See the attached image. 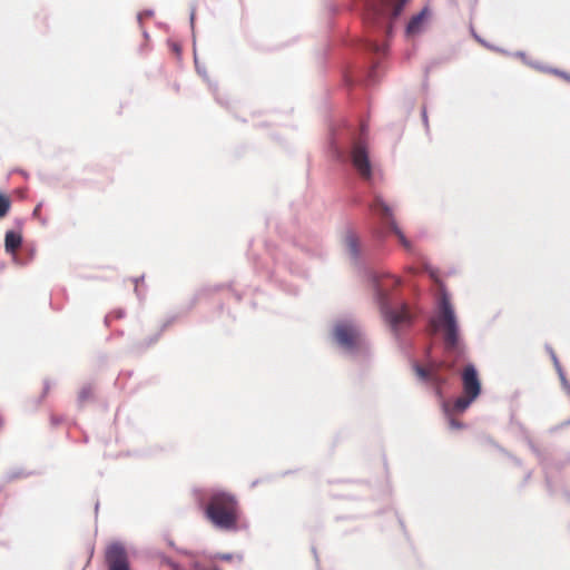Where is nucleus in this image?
<instances>
[{"instance_id":"nucleus-2","label":"nucleus","mask_w":570,"mask_h":570,"mask_svg":"<svg viewBox=\"0 0 570 570\" xmlns=\"http://www.w3.org/2000/svg\"><path fill=\"white\" fill-rule=\"evenodd\" d=\"M434 331H442L444 334V344L448 353L459 350V333L458 323L454 309L446 295H443L440 301L439 313L432 320Z\"/></svg>"},{"instance_id":"nucleus-3","label":"nucleus","mask_w":570,"mask_h":570,"mask_svg":"<svg viewBox=\"0 0 570 570\" xmlns=\"http://www.w3.org/2000/svg\"><path fill=\"white\" fill-rule=\"evenodd\" d=\"M399 283V279L393 276H389L376 283V294L382 305V313L394 333H397L411 324V315L406 306L400 309H390L386 307L387 289L396 287Z\"/></svg>"},{"instance_id":"nucleus-17","label":"nucleus","mask_w":570,"mask_h":570,"mask_svg":"<svg viewBox=\"0 0 570 570\" xmlns=\"http://www.w3.org/2000/svg\"><path fill=\"white\" fill-rule=\"evenodd\" d=\"M444 415L448 419V423H449L450 429H452V430H461V429L464 428L463 422H461V421H459V420H456L454 417L455 414H444Z\"/></svg>"},{"instance_id":"nucleus-14","label":"nucleus","mask_w":570,"mask_h":570,"mask_svg":"<svg viewBox=\"0 0 570 570\" xmlns=\"http://www.w3.org/2000/svg\"><path fill=\"white\" fill-rule=\"evenodd\" d=\"M345 244L352 256L355 257L358 253V238L353 233H348L345 236Z\"/></svg>"},{"instance_id":"nucleus-1","label":"nucleus","mask_w":570,"mask_h":570,"mask_svg":"<svg viewBox=\"0 0 570 570\" xmlns=\"http://www.w3.org/2000/svg\"><path fill=\"white\" fill-rule=\"evenodd\" d=\"M207 519L218 529L234 531L239 519V504L236 497L229 492H216L208 501L205 510Z\"/></svg>"},{"instance_id":"nucleus-9","label":"nucleus","mask_w":570,"mask_h":570,"mask_svg":"<svg viewBox=\"0 0 570 570\" xmlns=\"http://www.w3.org/2000/svg\"><path fill=\"white\" fill-rule=\"evenodd\" d=\"M105 557L109 570H130L127 551L122 544L115 542L108 546Z\"/></svg>"},{"instance_id":"nucleus-22","label":"nucleus","mask_w":570,"mask_h":570,"mask_svg":"<svg viewBox=\"0 0 570 570\" xmlns=\"http://www.w3.org/2000/svg\"><path fill=\"white\" fill-rule=\"evenodd\" d=\"M223 559H225V560H229V559H230V557H229V556H224V557H223Z\"/></svg>"},{"instance_id":"nucleus-10","label":"nucleus","mask_w":570,"mask_h":570,"mask_svg":"<svg viewBox=\"0 0 570 570\" xmlns=\"http://www.w3.org/2000/svg\"><path fill=\"white\" fill-rule=\"evenodd\" d=\"M463 394L478 399L481 393V383L473 365H468L462 372Z\"/></svg>"},{"instance_id":"nucleus-18","label":"nucleus","mask_w":570,"mask_h":570,"mask_svg":"<svg viewBox=\"0 0 570 570\" xmlns=\"http://www.w3.org/2000/svg\"><path fill=\"white\" fill-rule=\"evenodd\" d=\"M366 48L375 53H384L386 50V46L384 43L380 45L375 41H367Z\"/></svg>"},{"instance_id":"nucleus-16","label":"nucleus","mask_w":570,"mask_h":570,"mask_svg":"<svg viewBox=\"0 0 570 570\" xmlns=\"http://www.w3.org/2000/svg\"><path fill=\"white\" fill-rule=\"evenodd\" d=\"M10 206V198L7 195L0 193V218H3L9 213Z\"/></svg>"},{"instance_id":"nucleus-11","label":"nucleus","mask_w":570,"mask_h":570,"mask_svg":"<svg viewBox=\"0 0 570 570\" xmlns=\"http://www.w3.org/2000/svg\"><path fill=\"white\" fill-rule=\"evenodd\" d=\"M474 401L475 399L463 394L455 399L452 403L443 402L442 410L444 414H461L465 412Z\"/></svg>"},{"instance_id":"nucleus-12","label":"nucleus","mask_w":570,"mask_h":570,"mask_svg":"<svg viewBox=\"0 0 570 570\" xmlns=\"http://www.w3.org/2000/svg\"><path fill=\"white\" fill-rule=\"evenodd\" d=\"M22 244V237L19 233L8 230L4 237L6 250L10 254H14Z\"/></svg>"},{"instance_id":"nucleus-5","label":"nucleus","mask_w":570,"mask_h":570,"mask_svg":"<svg viewBox=\"0 0 570 570\" xmlns=\"http://www.w3.org/2000/svg\"><path fill=\"white\" fill-rule=\"evenodd\" d=\"M367 128L362 125L360 136L354 140L351 151L352 164L358 175L364 179H371L372 166L368 158L367 142L365 135Z\"/></svg>"},{"instance_id":"nucleus-4","label":"nucleus","mask_w":570,"mask_h":570,"mask_svg":"<svg viewBox=\"0 0 570 570\" xmlns=\"http://www.w3.org/2000/svg\"><path fill=\"white\" fill-rule=\"evenodd\" d=\"M409 0H364L363 19L365 23L376 24L390 17L397 18Z\"/></svg>"},{"instance_id":"nucleus-8","label":"nucleus","mask_w":570,"mask_h":570,"mask_svg":"<svg viewBox=\"0 0 570 570\" xmlns=\"http://www.w3.org/2000/svg\"><path fill=\"white\" fill-rule=\"evenodd\" d=\"M336 342L345 348L352 350L361 344L360 331L350 323H338L334 327Z\"/></svg>"},{"instance_id":"nucleus-21","label":"nucleus","mask_w":570,"mask_h":570,"mask_svg":"<svg viewBox=\"0 0 570 570\" xmlns=\"http://www.w3.org/2000/svg\"><path fill=\"white\" fill-rule=\"evenodd\" d=\"M4 424V419L2 417V415L0 414V429L3 426Z\"/></svg>"},{"instance_id":"nucleus-20","label":"nucleus","mask_w":570,"mask_h":570,"mask_svg":"<svg viewBox=\"0 0 570 570\" xmlns=\"http://www.w3.org/2000/svg\"><path fill=\"white\" fill-rule=\"evenodd\" d=\"M153 16V11H144L138 13V20L141 22L145 18H150Z\"/></svg>"},{"instance_id":"nucleus-19","label":"nucleus","mask_w":570,"mask_h":570,"mask_svg":"<svg viewBox=\"0 0 570 570\" xmlns=\"http://www.w3.org/2000/svg\"><path fill=\"white\" fill-rule=\"evenodd\" d=\"M48 392H49V385L46 384L43 386L42 392H41L40 396L38 397L36 404H40L42 402V400L46 397V395L48 394Z\"/></svg>"},{"instance_id":"nucleus-13","label":"nucleus","mask_w":570,"mask_h":570,"mask_svg":"<svg viewBox=\"0 0 570 570\" xmlns=\"http://www.w3.org/2000/svg\"><path fill=\"white\" fill-rule=\"evenodd\" d=\"M424 20H425V11H422L419 14L414 16L407 23L406 32L409 35H415V33L420 32Z\"/></svg>"},{"instance_id":"nucleus-15","label":"nucleus","mask_w":570,"mask_h":570,"mask_svg":"<svg viewBox=\"0 0 570 570\" xmlns=\"http://www.w3.org/2000/svg\"><path fill=\"white\" fill-rule=\"evenodd\" d=\"M94 387L91 385L82 386L78 392V401L83 404L94 397Z\"/></svg>"},{"instance_id":"nucleus-7","label":"nucleus","mask_w":570,"mask_h":570,"mask_svg":"<svg viewBox=\"0 0 570 570\" xmlns=\"http://www.w3.org/2000/svg\"><path fill=\"white\" fill-rule=\"evenodd\" d=\"M372 210L380 214L381 217L389 224L390 228L397 236L400 243L407 250L412 249V244L406 239L402 230L397 227L391 207L380 197L376 196L371 205Z\"/></svg>"},{"instance_id":"nucleus-6","label":"nucleus","mask_w":570,"mask_h":570,"mask_svg":"<svg viewBox=\"0 0 570 570\" xmlns=\"http://www.w3.org/2000/svg\"><path fill=\"white\" fill-rule=\"evenodd\" d=\"M443 366H448L451 368L452 364H446V362H440V363H430L426 367L415 365V373L421 379L429 383H431L435 390L439 396L442 395V386L446 383V379L440 375V370Z\"/></svg>"}]
</instances>
